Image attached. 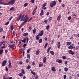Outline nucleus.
I'll return each mask as SVG.
<instances>
[{
  "mask_svg": "<svg viewBox=\"0 0 79 79\" xmlns=\"http://www.w3.org/2000/svg\"><path fill=\"white\" fill-rule=\"evenodd\" d=\"M28 16L27 15H26L25 16V14H23L22 15V14H21L19 15V17L17 19V21H19L20 19H21L20 21H24V23H27V21H28V19H29V17H28Z\"/></svg>",
  "mask_w": 79,
  "mask_h": 79,
  "instance_id": "obj_1",
  "label": "nucleus"
},
{
  "mask_svg": "<svg viewBox=\"0 0 79 79\" xmlns=\"http://www.w3.org/2000/svg\"><path fill=\"white\" fill-rule=\"evenodd\" d=\"M15 0H11L10 1L6 3V5H13L15 4Z\"/></svg>",
  "mask_w": 79,
  "mask_h": 79,
  "instance_id": "obj_2",
  "label": "nucleus"
},
{
  "mask_svg": "<svg viewBox=\"0 0 79 79\" xmlns=\"http://www.w3.org/2000/svg\"><path fill=\"white\" fill-rule=\"evenodd\" d=\"M27 40V43L29 42V38H24L23 40H22L21 42H23L24 44H26V42Z\"/></svg>",
  "mask_w": 79,
  "mask_h": 79,
  "instance_id": "obj_3",
  "label": "nucleus"
},
{
  "mask_svg": "<svg viewBox=\"0 0 79 79\" xmlns=\"http://www.w3.org/2000/svg\"><path fill=\"white\" fill-rule=\"evenodd\" d=\"M56 1H53V2H51L50 4V6L51 7H53L54 6H56Z\"/></svg>",
  "mask_w": 79,
  "mask_h": 79,
  "instance_id": "obj_4",
  "label": "nucleus"
},
{
  "mask_svg": "<svg viewBox=\"0 0 79 79\" xmlns=\"http://www.w3.org/2000/svg\"><path fill=\"white\" fill-rule=\"evenodd\" d=\"M43 34H44V30H42L40 32L39 34L37 35V36H42V35H43Z\"/></svg>",
  "mask_w": 79,
  "mask_h": 79,
  "instance_id": "obj_5",
  "label": "nucleus"
},
{
  "mask_svg": "<svg viewBox=\"0 0 79 79\" xmlns=\"http://www.w3.org/2000/svg\"><path fill=\"white\" fill-rule=\"evenodd\" d=\"M3 0H0V5H6V3L3 2Z\"/></svg>",
  "mask_w": 79,
  "mask_h": 79,
  "instance_id": "obj_6",
  "label": "nucleus"
},
{
  "mask_svg": "<svg viewBox=\"0 0 79 79\" xmlns=\"http://www.w3.org/2000/svg\"><path fill=\"white\" fill-rule=\"evenodd\" d=\"M7 61L6 60H4L2 63V66H5V65H6V64Z\"/></svg>",
  "mask_w": 79,
  "mask_h": 79,
  "instance_id": "obj_7",
  "label": "nucleus"
},
{
  "mask_svg": "<svg viewBox=\"0 0 79 79\" xmlns=\"http://www.w3.org/2000/svg\"><path fill=\"white\" fill-rule=\"evenodd\" d=\"M67 45L68 46L69 45H71L72 44V42L71 41H69L66 42Z\"/></svg>",
  "mask_w": 79,
  "mask_h": 79,
  "instance_id": "obj_8",
  "label": "nucleus"
},
{
  "mask_svg": "<svg viewBox=\"0 0 79 79\" xmlns=\"http://www.w3.org/2000/svg\"><path fill=\"white\" fill-rule=\"evenodd\" d=\"M58 60V59H57L56 60V61L59 63L60 64V63H62V60Z\"/></svg>",
  "mask_w": 79,
  "mask_h": 79,
  "instance_id": "obj_9",
  "label": "nucleus"
},
{
  "mask_svg": "<svg viewBox=\"0 0 79 79\" xmlns=\"http://www.w3.org/2000/svg\"><path fill=\"white\" fill-rule=\"evenodd\" d=\"M40 51L39 50L36 51L35 53L36 55H38L40 53Z\"/></svg>",
  "mask_w": 79,
  "mask_h": 79,
  "instance_id": "obj_10",
  "label": "nucleus"
},
{
  "mask_svg": "<svg viewBox=\"0 0 79 79\" xmlns=\"http://www.w3.org/2000/svg\"><path fill=\"white\" fill-rule=\"evenodd\" d=\"M9 47L10 48H13L14 47H15V44L9 45Z\"/></svg>",
  "mask_w": 79,
  "mask_h": 79,
  "instance_id": "obj_11",
  "label": "nucleus"
},
{
  "mask_svg": "<svg viewBox=\"0 0 79 79\" xmlns=\"http://www.w3.org/2000/svg\"><path fill=\"white\" fill-rule=\"evenodd\" d=\"M3 79H13V77H9L8 78H6L5 77V76H3Z\"/></svg>",
  "mask_w": 79,
  "mask_h": 79,
  "instance_id": "obj_12",
  "label": "nucleus"
},
{
  "mask_svg": "<svg viewBox=\"0 0 79 79\" xmlns=\"http://www.w3.org/2000/svg\"><path fill=\"white\" fill-rule=\"evenodd\" d=\"M64 71H65V72H67L68 71V68L67 67H65L64 69Z\"/></svg>",
  "mask_w": 79,
  "mask_h": 79,
  "instance_id": "obj_13",
  "label": "nucleus"
},
{
  "mask_svg": "<svg viewBox=\"0 0 79 79\" xmlns=\"http://www.w3.org/2000/svg\"><path fill=\"white\" fill-rule=\"evenodd\" d=\"M47 61V58L46 57H44L43 59V62L45 63Z\"/></svg>",
  "mask_w": 79,
  "mask_h": 79,
  "instance_id": "obj_14",
  "label": "nucleus"
},
{
  "mask_svg": "<svg viewBox=\"0 0 79 79\" xmlns=\"http://www.w3.org/2000/svg\"><path fill=\"white\" fill-rule=\"evenodd\" d=\"M58 45V48H60V47H61V43L60 42H59L58 43V44H57Z\"/></svg>",
  "mask_w": 79,
  "mask_h": 79,
  "instance_id": "obj_15",
  "label": "nucleus"
},
{
  "mask_svg": "<svg viewBox=\"0 0 79 79\" xmlns=\"http://www.w3.org/2000/svg\"><path fill=\"white\" fill-rule=\"evenodd\" d=\"M52 70L53 71V72H55V68L53 67H52Z\"/></svg>",
  "mask_w": 79,
  "mask_h": 79,
  "instance_id": "obj_16",
  "label": "nucleus"
},
{
  "mask_svg": "<svg viewBox=\"0 0 79 79\" xmlns=\"http://www.w3.org/2000/svg\"><path fill=\"white\" fill-rule=\"evenodd\" d=\"M69 52H70V53L71 55H74V52L72 51V50H69Z\"/></svg>",
  "mask_w": 79,
  "mask_h": 79,
  "instance_id": "obj_17",
  "label": "nucleus"
},
{
  "mask_svg": "<svg viewBox=\"0 0 79 79\" xmlns=\"http://www.w3.org/2000/svg\"><path fill=\"white\" fill-rule=\"evenodd\" d=\"M61 18V15H59L57 19V20H60V18Z\"/></svg>",
  "mask_w": 79,
  "mask_h": 79,
  "instance_id": "obj_18",
  "label": "nucleus"
},
{
  "mask_svg": "<svg viewBox=\"0 0 79 79\" xmlns=\"http://www.w3.org/2000/svg\"><path fill=\"white\" fill-rule=\"evenodd\" d=\"M50 53L52 55H55V52L52 51H50Z\"/></svg>",
  "mask_w": 79,
  "mask_h": 79,
  "instance_id": "obj_19",
  "label": "nucleus"
},
{
  "mask_svg": "<svg viewBox=\"0 0 79 79\" xmlns=\"http://www.w3.org/2000/svg\"><path fill=\"white\" fill-rule=\"evenodd\" d=\"M21 73L23 74H25V72H24V69H21Z\"/></svg>",
  "mask_w": 79,
  "mask_h": 79,
  "instance_id": "obj_20",
  "label": "nucleus"
},
{
  "mask_svg": "<svg viewBox=\"0 0 79 79\" xmlns=\"http://www.w3.org/2000/svg\"><path fill=\"white\" fill-rule=\"evenodd\" d=\"M8 66L9 68H11L13 67V66L11 65V64H9Z\"/></svg>",
  "mask_w": 79,
  "mask_h": 79,
  "instance_id": "obj_21",
  "label": "nucleus"
},
{
  "mask_svg": "<svg viewBox=\"0 0 79 79\" xmlns=\"http://www.w3.org/2000/svg\"><path fill=\"white\" fill-rule=\"evenodd\" d=\"M27 58H29V59H30V58H31V56L29 54H27Z\"/></svg>",
  "mask_w": 79,
  "mask_h": 79,
  "instance_id": "obj_22",
  "label": "nucleus"
},
{
  "mask_svg": "<svg viewBox=\"0 0 79 79\" xmlns=\"http://www.w3.org/2000/svg\"><path fill=\"white\" fill-rule=\"evenodd\" d=\"M68 48L69 49H73V46L70 45L68 47Z\"/></svg>",
  "mask_w": 79,
  "mask_h": 79,
  "instance_id": "obj_23",
  "label": "nucleus"
},
{
  "mask_svg": "<svg viewBox=\"0 0 79 79\" xmlns=\"http://www.w3.org/2000/svg\"><path fill=\"white\" fill-rule=\"evenodd\" d=\"M31 68V66L30 65H28L27 67L26 68L27 69H29Z\"/></svg>",
  "mask_w": 79,
  "mask_h": 79,
  "instance_id": "obj_24",
  "label": "nucleus"
},
{
  "mask_svg": "<svg viewBox=\"0 0 79 79\" xmlns=\"http://www.w3.org/2000/svg\"><path fill=\"white\" fill-rule=\"evenodd\" d=\"M3 52V50L2 49H0V55H2Z\"/></svg>",
  "mask_w": 79,
  "mask_h": 79,
  "instance_id": "obj_25",
  "label": "nucleus"
},
{
  "mask_svg": "<svg viewBox=\"0 0 79 79\" xmlns=\"http://www.w3.org/2000/svg\"><path fill=\"white\" fill-rule=\"evenodd\" d=\"M49 28H50V25H48L46 26V29L48 30L49 29Z\"/></svg>",
  "mask_w": 79,
  "mask_h": 79,
  "instance_id": "obj_26",
  "label": "nucleus"
},
{
  "mask_svg": "<svg viewBox=\"0 0 79 79\" xmlns=\"http://www.w3.org/2000/svg\"><path fill=\"white\" fill-rule=\"evenodd\" d=\"M35 12H36V10H35V9H34L32 13V15L33 16V15H34V14H35Z\"/></svg>",
  "mask_w": 79,
  "mask_h": 79,
  "instance_id": "obj_27",
  "label": "nucleus"
},
{
  "mask_svg": "<svg viewBox=\"0 0 79 79\" xmlns=\"http://www.w3.org/2000/svg\"><path fill=\"white\" fill-rule=\"evenodd\" d=\"M44 66V64L41 63V64H39V67H42Z\"/></svg>",
  "mask_w": 79,
  "mask_h": 79,
  "instance_id": "obj_28",
  "label": "nucleus"
},
{
  "mask_svg": "<svg viewBox=\"0 0 79 79\" xmlns=\"http://www.w3.org/2000/svg\"><path fill=\"white\" fill-rule=\"evenodd\" d=\"M28 33H25L23 34V36H27V35H28Z\"/></svg>",
  "mask_w": 79,
  "mask_h": 79,
  "instance_id": "obj_29",
  "label": "nucleus"
},
{
  "mask_svg": "<svg viewBox=\"0 0 79 79\" xmlns=\"http://www.w3.org/2000/svg\"><path fill=\"white\" fill-rule=\"evenodd\" d=\"M31 73L32 74H33V75H34V76H35L36 75V74H35V73L33 71H31Z\"/></svg>",
  "mask_w": 79,
  "mask_h": 79,
  "instance_id": "obj_30",
  "label": "nucleus"
},
{
  "mask_svg": "<svg viewBox=\"0 0 79 79\" xmlns=\"http://www.w3.org/2000/svg\"><path fill=\"white\" fill-rule=\"evenodd\" d=\"M36 30H37V29L36 28H34L33 30V33H35V32H36Z\"/></svg>",
  "mask_w": 79,
  "mask_h": 79,
  "instance_id": "obj_31",
  "label": "nucleus"
},
{
  "mask_svg": "<svg viewBox=\"0 0 79 79\" xmlns=\"http://www.w3.org/2000/svg\"><path fill=\"white\" fill-rule=\"evenodd\" d=\"M10 11H14L15 10L14 8L13 7H12L10 9Z\"/></svg>",
  "mask_w": 79,
  "mask_h": 79,
  "instance_id": "obj_32",
  "label": "nucleus"
},
{
  "mask_svg": "<svg viewBox=\"0 0 79 79\" xmlns=\"http://www.w3.org/2000/svg\"><path fill=\"white\" fill-rule=\"evenodd\" d=\"M62 58L63 59H64L65 60H66L67 59V58H66V56H62Z\"/></svg>",
  "mask_w": 79,
  "mask_h": 79,
  "instance_id": "obj_33",
  "label": "nucleus"
},
{
  "mask_svg": "<svg viewBox=\"0 0 79 79\" xmlns=\"http://www.w3.org/2000/svg\"><path fill=\"white\" fill-rule=\"evenodd\" d=\"M50 49H51V47H50L48 48L47 49V53H48L49 52V51L50 50Z\"/></svg>",
  "mask_w": 79,
  "mask_h": 79,
  "instance_id": "obj_34",
  "label": "nucleus"
},
{
  "mask_svg": "<svg viewBox=\"0 0 79 79\" xmlns=\"http://www.w3.org/2000/svg\"><path fill=\"white\" fill-rule=\"evenodd\" d=\"M13 36H15V34H16V31H13Z\"/></svg>",
  "mask_w": 79,
  "mask_h": 79,
  "instance_id": "obj_35",
  "label": "nucleus"
},
{
  "mask_svg": "<svg viewBox=\"0 0 79 79\" xmlns=\"http://www.w3.org/2000/svg\"><path fill=\"white\" fill-rule=\"evenodd\" d=\"M42 39H40L39 41V43H42Z\"/></svg>",
  "mask_w": 79,
  "mask_h": 79,
  "instance_id": "obj_36",
  "label": "nucleus"
},
{
  "mask_svg": "<svg viewBox=\"0 0 79 79\" xmlns=\"http://www.w3.org/2000/svg\"><path fill=\"white\" fill-rule=\"evenodd\" d=\"M47 45H48V43H46L44 47V48H46L47 47Z\"/></svg>",
  "mask_w": 79,
  "mask_h": 79,
  "instance_id": "obj_37",
  "label": "nucleus"
},
{
  "mask_svg": "<svg viewBox=\"0 0 79 79\" xmlns=\"http://www.w3.org/2000/svg\"><path fill=\"white\" fill-rule=\"evenodd\" d=\"M31 50V48H30L27 50V53H29V51H30Z\"/></svg>",
  "mask_w": 79,
  "mask_h": 79,
  "instance_id": "obj_38",
  "label": "nucleus"
},
{
  "mask_svg": "<svg viewBox=\"0 0 79 79\" xmlns=\"http://www.w3.org/2000/svg\"><path fill=\"white\" fill-rule=\"evenodd\" d=\"M46 5H47V3H45L43 4L42 6H43V7H45V6H46Z\"/></svg>",
  "mask_w": 79,
  "mask_h": 79,
  "instance_id": "obj_39",
  "label": "nucleus"
},
{
  "mask_svg": "<svg viewBox=\"0 0 79 79\" xmlns=\"http://www.w3.org/2000/svg\"><path fill=\"white\" fill-rule=\"evenodd\" d=\"M10 26H11V29H12V30H13V27H14L13 25V24L11 25Z\"/></svg>",
  "mask_w": 79,
  "mask_h": 79,
  "instance_id": "obj_40",
  "label": "nucleus"
},
{
  "mask_svg": "<svg viewBox=\"0 0 79 79\" xmlns=\"http://www.w3.org/2000/svg\"><path fill=\"white\" fill-rule=\"evenodd\" d=\"M19 76L20 77H22V76H23V74L21 73H19Z\"/></svg>",
  "mask_w": 79,
  "mask_h": 79,
  "instance_id": "obj_41",
  "label": "nucleus"
},
{
  "mask_svg": "<svg viewBox=\"0 0 79 79\" xmlns=\"http://www.w3.org/2000/svg\"><path fill=\"white\" fill-rule=\"evenodd\" d=\"M27 5H28V4L27 3H25V4H24V7H26V6H27Z\"/></svg>",
  "mask_w": 79,
  "mask_h": 79,
  "instance_id": "obj_42",
  "label": "nucleus"
},
{
  "mask_svg": "<svg viewBox=\"0 0 79 79\" xmlns=\"http://www.w3.org/2000/svg\"><path fill=\"white\" fill-rule=\"evenodd\" d=\"M34 2H35V0H31L30 2H31V3H34Z\"/></svg>",
  "mask_w": 79,
  "mask_h": 79,
  "instance_id": "obj_43",
  "label": "nucleus"
},
{
  "mask_svg": "<svg viewBox=\"0 0 79 79\" xmlns=\"http://www.w3.org/2000/svg\"><path fill=\"white\" fill-rule=\"evenodd\" d=\"M40 37H39V36H38L37 35L36 36V40H39L40 39Z\"/></svg>",
  "mask_w": 79,
  "mask_h": 79,
  "instance_id": "obj_44",
  "label": "nucleus"
},
{
  "mask_svg": "<svg viewBox=\"0 0 79 79\" xmlns=\"http://www.w3.org/2000/svg\"><path fill=\"white\" fill-rule=\"evenodd\" d=\"M72 16L73 18H75V17H76L77 16V15L75 14L72 15Z\"/></svg>",
  "mask_w": 79,
  "mask_h": 79,
  "instance_id": "obj_45",
  "label": "nucleus"
},
{
  "mask_svg": "<svg viewBox=\"0 0 79 79\" xmlns=\"http://www.w3.org/2000/svg\"><path fill=\"white\" fill-rule=\"evenodd\" d=\"M3 29L2 28H1L0 29V32H3Z\"/></svg>",
  "mask_w": 79,
  "mask_h": 79,
  "instance_id": "obj_46",
  "label": "nucleus"
},
{
  "mask_svg": "<svg viewBox=\"0 0 79 79\" xmlns=\"http://www.w3.org/2000/svg\"><path fill=\"white\" fill-rule=\"evenodd\" d=\"M24 23H26L24 22H22L21 23V25L22 26H23V24H24Z\"/></svg>",
  "mask_w": 79,
  "mask_h": 79,
  "instance_id": "obj_47",
  "label": "nucleus"
},
{
  "mask_svg": "<svg viewBox=\"0 0 79 79\" xmlns=\"http://www.w3.org/2000/svg\"><path fill=\"white\" fill-rule=\"evenodd\" d=\"M9 23H10V22L8 21L6 23L5 25H8Z\"/></svg>",
  "mask_w": 79,
  "mask_h": 79,
  "instance_id": "obj_48",
  "label": "nucleus"
},
{
  "mask_svg": "<svg viewBox=\"0 0 79 79\" xmlns=\"http://www.w3.org/2000/svg\"><path fill=\"white\" fill-rule=\"evenodd\" d=\"M68 19L69 20H70L71 19V16H70L68 18Z\"/></svg>",
  "mask_w": 79,
  "mask_h": 79,
  "instance_id": "obj_49",
  "label": "nucleus"
},
{
  "mask_svg": "<svg viewBox=\"0 0 79 79\" xmlns=\"http://www.w3.org/2000/svg\"><path fill=\"white\" fill-rule=\"evenodd\" d=\"M29 61V59H27L26 60V63H28Z\"/></svg>",
  "mask_w": 79,
  "mask_h": 79,
  "instance_id": "obj_50",
  "label": "nucleus"
},
{
  "mask_svg": "<svg viewBox=\"0 0 79 79\" xmlns=\"http://www.w3.org/2000/svg\"><path fill=\"white\" fill-rule=\"evenodd\" d=\"M38 78H39V76L38 75H36L35 77V79H38Z\"/></svg>",
  "mask_w": 79,
  "mask_h": 79,
  "instance_id": "obj_51",
  "label": "nucleus"
},
{
  "mask_svg": "<svg viewBox=\"0 0 79 79\" xmlns=\"http://www.w3.org/2000/svg\"><path fill=\"white\" fill-rule=\"evenodd\" d=\"M9 64H11V60H9L8 61Z\"/></svg>",
  "mask_w": 79,
  "mask_h": 79,
  "instance_id": "obj_52",
  "label": "nucleus"
},
{
  "mask_svg": "<svg viewBox=\"0 0 79 79\" xmlns=\"http://www.w3.org/2000/svg\"><path fill=\"white\" fill-rule=\"evenodd\" d=\"M32 17H31L28 20V22H29V21H31L32 20Z\"/></svg>",
  "mask_w": 79,
  "mask_h": 79,
  "instance_id": "obj_53",
  "label": "nucleus"
},
{
  "mask_svg": "<svg viewBox=\"0 0 79 79\" xmlns=\"http://www.w3.org/2000/svg\"><path fill=\"white\" fill-rule=\"evenodd\" d=\"M13 18V16H11V17L9 18V21H10V20H11V19Z\"/></svg>",
  "mask_w": 79,
  "mask_h": 79,
  "instance_id": "obj_54",
  "label": "nucleus"
},
{
  "mask_svg": "<svg viewBox=\"0 0 79 79\" xmlns=\"http://www.w3.org/2000/svg\"><path fill=\"white\" fill-rule=\"evenodd\" d=\"M50 14V13H49V12H48L46 14V15L47 16H48Z\"/></svg>",
  "mask_w": 79,
  "mask_h": 79,
  "instance_id": "obj_55",
  "label": "nucleus"
},
{
  "mask_svg": "<svg viewBox=\"0 0 79 79\" xmlns=\"http://www.w3.org/2000/svg\"><path fill=\"white\" fill-rule=\"evenodd\" d=\"M67 63H68V61L67 60L65 61L64 64H67Z\"/></svg>",
  "mask_w": 79,
  "mask_h": 79,
  "instance_id": "obj_56",
  "label": "nucleus"
},
{
  "mask_svg": "<svg viewBox=\"0 0 79 79\" xmlns=\"http://www.w3.org/2000/svg\"><path fill=\"white\" fill-rule=\"evenodd\" d=\"M19 64L21 65L23 64V62L22 61H20L19 62Z\"/></svg>",
  "mask_w": 79,
  "mask_h": 79,
  "instance_id": "obj_57",
  "label": "nucleus"
},
{
  "mask_svg": "<svg viewBox=\"0 0 79 79\" xmlns=\"http://www.w3.org/2000/svg\"><path fill=\"white\" fill-rule=\"evenodd\" d=\"M32 65L33 66H34V65H35V62L34 61L33 62Z\"/></svg>",
  "mask_w": 79,
  "mask_h": 79,
  "instance_id": "obj_58",
  "label": "nucleus"
},
{
  "mask_svg": "<svg viewBox=\"0 0 79 79\" xmlns=\"http://www.w3.org/2000/svg\"><path fill=\"white\" fill-rule=\"evenodd\" d=\"M29 29L30 30H31V29H32V27L31 26L29 27Z\"/></svg>",
  "mask_w": 79,
  "mask_h": 79,
  "instance_id": "obj_59",
  "label": "nucleus"
},
{
  "mask_svg": "<svg viewBox=\"0 0 79 79\" xmlns=\"http://www.w3.org/2000/svg\"><path fill=\"white\" fill-rule=\"evenodd\" d=\"M54 42V40H52L51 42V44H53Z\"/></svg>",
  "mask_w": 79,
  "mask_h": 79,
  "instance_id": "obj_60",
  "label": "nucleus"
},
{
  "mask_svg": "<svg viewBox=\"0 0 79 79\" xmlns=\"http://www.w3.org/2000/svg\"><path fill=\"white\" fill-rule=\"evenodd\" d=\"M66 75H64V79H66Z\"/></svg>",
  "mask_w": 79,
  "mask_h": 79,
  "instance_id": "obj_61",
  "label": "nucleus"
},
{
  "mask_svg": "<svg viewBox=\"0 0 79 79\" xmlns=\"http://www.w3.org/2000/svg\"><path fill=\"white\" fill-rule=\"evenodd\" d=\"M62 7H64V6H65V5L64 4H62Z\"/></svg>",
  "mask_w": 79,
  "mask_h": 79,
  "instance_id": "obj_62",
  "label": "nucleus"
},
{
  "mask_svg": "<svg viewBox=\"0 0 79 79\" xmlns=\"http://www.w3.org/2000/svg\"><path fill=\"white\" fill-rule=\"evenodd\" d=\"M79 48V46H77V47L75 48V49H76V50H77V49H78Z\"/></svg>",
  "mask_w": 79,
  "mask_h": 79,
  "instance_id": "obj_63",
  "label": "nucleus"
},
{
  "mask_svg": "<svg viewBox=\"0 0 79 79\" xmlns=\"http://www.w3.org/2000/svg\"><path fill=\"white\" fill-rule=\"evenodd\" d=\"M41 13H43L44 14V10H41Z\"/></svg>",
  "mask_w": 79,
  "mask_h": 79,
  "instance_id": "obj_64",
  "label": "nucleus"
}]
</instances>
